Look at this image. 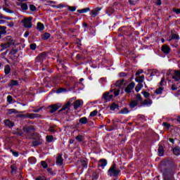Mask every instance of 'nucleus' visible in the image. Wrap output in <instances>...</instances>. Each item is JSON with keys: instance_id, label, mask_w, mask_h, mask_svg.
Segmentation results:
<instances>
[{"instance_id": "nucleus-12", "label": "nucleus", "mask_w": 180, "mask_h": 180, "mask_svg": "<svg viewBox=\"0 0 180 180\" xmlns=\"http://www.w3.org/2000/svg\"><path fill=\"white\" fill-rule=\"evenodd\" d=\"M46 58L47 53L46 52H43L36 58V61H43V60H45Z\"/></svg>"}, {"instance_id": "nucleus-4", "label": "nucleus", "mask_w": 180, "mask_h": 180, "mask_svg": "<svg viewBox=\"0 0 180 180\" xmlns=\"http://www.w3.org/2000/svg\"><path fill=\"white\" fill-rule=\"evenodd\" d=\"M108 174L110 176H117L120 174V170L116 167V164H113L108 169Z\"/></svg>"}, {"instance_id": "nucleus-41", "label": "nucleus", "mask_w": 180, "mask_h": 180, "mask_svg": "<svg viewBox=\"0 0 180 180\" xmlns=\"http://www.w3.org/2000/svg\"><path fill=\"white\" fill-rule=\"evenodd\" d=\"M99 178V174L96 172H93V180H96Z\"/></svg>"}, {"instance_id": "nucleus-11", "label": "nucleus", "mask_w": 180, "mask_h": 180, "mask_svg": "<svg viewBox=\"0 0 180 180\" xmlns=\"http://www.w3.org/2000/svg\"><path fill=\"white\" fill-rule=\"evenodd\" d=\"M64 164V159H63V155L58 154L56 157V165L61 167Z\"/></svg>"}, {"instance_id": "nucleus-50", "label": "nucleus", "mask_w": 180, "mask_h": 180, "mask_svg": "<svg viewBox=\"0 0 180 180\" xmlns=\"http://www.w3.org/2000/svg\"><path fill=\"white\" fill-rule=\"evenodd\" d=\"M35 180H47V178H46L44 176H39Z\"/></svg>"}, {"instance_id": "nucleus-13", "label": "nucleus", "mask_w": 180, "mask_h": 180, "mask_svg": "<svg viewBox=\"0 0 180 180\" xmlns=\"http://www.w3.org/2000/svg\"><path fill=\"white\" fill-rule=\"evenodd\" d=\"M172 79H174V81H180V70H174Z\"/></svg>"}, {"instance_id": "nucleus-35", "label": "nucleus", "mask_w": 180, "mask_h": 180, "mask_svg": "<svg viewBox=\"0 0 180 180\" xmlns=\"http://www.w3.org/2000/svg\"><path fill=\"white\" fill-rule=\"evenodd\" d=\"M76 140L79 143L84 141V136L82 135H78L75 137Z\"/></svg>"}, {"instance_id": "nucleus-33", "label": "nucleus", "mask_w": 180, "mask_h": 180, "mask_svg": "<svg viewBox=\"0 0 180 180\" xmlns=\"http://www.w3.org/2000/svg\"><path fill=\"white\" fill-rule=\"evenodd\" d=\"M89 11H90L89 8H86L81 10H77V12L79 13H86V12H89Z\"/></svg>"}, {"instance_id": "nucleus-20", "label": "nucleus", "mask_w": 180, "mask_h": 180, "mask_svg": "<svg viewBox=\"0 0 180 180\" xmlns=\"http://www.w3.org/2000/svg\"><path fill=\"white\" fill-rule=\"evenodd\" d=\"M18 85H19V82H18L16 80H11L8 83V86H10V88H12V86H16Z\"/></svg>"}, {"instance_id": "nucleus-26", "label": "nucleus", "mask_w": 180, "mask_h": 180, "mask_svg": "<svg viewBox=\"0 0 180 180\" xmlns=\"http://www.w3.org/2000/svg\"><path fill=\"white\" fill-rule=\"evenodd\" d=\"M108 162L105 159H101L99 161V167H106Z\"/></svg>"}, {"instance_id": "nucleus-52", "label": "nucleus", "mask_w": 180, "mask_h": 180, "mask_svg": "<svg viewBox=\"0 0 180 180\" xmlns=\"http://www.w3.org/2000/svg\"><path fill=\"white\" fill-rule=\"evenodd\" d=\"M36 47H37L36 44H31L30 45V49H31V50H36Z\"/></svg>"}, {"instance_id": "nucleus-53", "label": "nucleus", "mask_w": 180, "mask_h": 180, "mask_svg": "<svg viewBox=\"0 0 180 180\" xmlns=\"http://www.w3.org/2000/svg\"><path fill=\"white\" fill-rule=\"evenodd\" d=\"M162 126H165V127H167V129H169L171 127V124L167 122H163Z\"/></svg>"}, {"instance_id": "nucleus-3", "label": "nucleus", "mask_w": 180, "mask_h": 180, "mask_svg": "<svg viewBox=\"0 0 180 180\" xmlns=\"http://www.w3.org/2000/svg\"><path fill=\"white\" fill-rule=\"evenodd\" d=\"M4 41H5L6 43L1 44V47H2L4 50H6V49H9L11 46L15 45V40L11 36H7L4 37Z\"/></svg>"}, {"instance_id": "nucleus-60", "label": "nucleus", "mask_w": 180, "mask_h": 180, "mask_svg": "<svg viewBox=\"0 0 180 180\" xmlns=\"http://www.w3.org/2000/svg\"><path fill=\"white\" fill-rule=\"evenodd\" d=\"M66 89L63 88H60L58 90H57V94H61V92H65Z\"/></svg>"}, {"instance_id": "nucleus-9", "label": "nucleus", "mask_w": 180, "mask_h": 180, "mask_svg": "<svg viewBox=\"0 0 180 180\" xmlns=\"http://www.w3.org/2000/svg\"><path fill=\"white\" fill-rule=\"evenodd\" d=\"M20 117H29V119H36V117H40V115L34 113H27L26 115H21Z\"/></svg>"}, {"instance_id": "nucleus-46", "label": "nucleus", "mask_w": 180, "mask_h": 180, "mask_svg": "<svg viewBox=\"0 0 180 180\" xmlns=\"http://www.w3.org/2000/svg\"><path fill=\"white\" fill-rule=\"evenodd\" d=\"M21 9H22V11H27V4H21Z\"/></svg>"}, {"instance_id": "nucleus-43", "label": "nucleus", "mask_w": 180, "mask_h": 180, "mask_svg": "<svg viewBox=\"0 0 180 180\" xmlns=\"http://www.w3.org/2000/svg\"><path fill=\"white\" fill-rule=\"evenodd\" d=\"M179 39V35L176 34H172V40H178Z\"/></svg>"}, {"instance_id": "nucleus-57", "label": "nucleus", "mask_w": 180, "mask_h": 180, "mask_svg": "<svg viewBox=\"0 0 180 180\" xmlns=\"http://www.w3.org/2000/svg\"><path fill=\"white\" fill-rule=\"evenodd\" d=\"M139 0H129V2L131 5H136V4H137V1Z\"/></svg>"}, {"instance_id": "nucleus-28", "label": "nucleus", "mask_w": 180, "mask_h": 180, "mask_svg": "<svg viewBox=\"0 0 180 180\" xmlns=\"http://www.w3.org/2000/svg\"><path fill=\"white\" fill-rule=\"evenodd\" d=\"M0 34H6V27L0 26Z\"/></svg>"}, {"instance_id": "nucleus-37", "label": "nucleus", "mask_w": 180, "mask_h": 180, "mask_svg": "<svg viewBox=\"0 0 180 180\" xmlns=\"http://www.w3.org/2000/svg\"><path fill=\"white\" fill-rule=\"evenodd\" d=\"M162 91H164V89L162 87H159L155 90V94H157V95H161V94H162Z\"/></svg>"}, {"instance_id": "nucleus-62", "label": "nucleus", "mask_w": 180, "mask_h": 180, "mask_svg": "<svg viewBox=\"0 0 180 180\" xmlns=\"http://www.w3.org/2000/svg\"><path fill=\"white\" fill-rule=\"evenodd\" d=\"M64 6H65L64 4H58V5H57L56 8H57V9H63V8H64Z\"/></svg>"}, {"instance_id": "nucleus-44", "label": "nucleus", "mask_w": 180, "mask_h": 180, "mask_svg": "<svg viewBox=\"0 0 180 180\" xmlns=\"http://www.w3.org/2000/svg\"><path fill=\"white\" fill-rule=\"evenodd\" d=\"M113 12H115V10H113V8H108L107 9V13L109 15H112V13H113Z\"/></svg>"}, {"instance_id": "nucleus-8", "label": "nucleus", "mask_w": 180, "mask_h": 180, "mask_svg": "<svg viewBox=\"0 0 180 180\" xmlns=\"http://www.w3.org/2000/svg\"><path fill=\"white\" fill-rule=\"evenodd\" d=\"M134 86H136V84L134 82L128 84L124 89L126 94H131V92H133V89H134Z\"/></svg>"}, {"instance_id": "nucleus-36", "label": "nucleus", "mask_w": 180, "mask_h": 180, "mask_svg": "<svg viewBox=\"0 0 180 180\" xmlns=\"http://www.w3.org/2000/svg\"><path fill=\"white\" fill-rule=\"evenodd\" d=\"M53 139H54V136L51 135L46 136V141L48 143H51V141H53Z\"/></svg>"}, {"instance_id": "nucleus-55", "label": "nucleus", "mask_w": 180, "mask_h": 180, "mask_svg": "<svg viewBox=\"0 0 180 180\" xmlns=\"http://www.w3.org/2000/svg\"><path fill=\"white\" fill-rule=\"evenodd\" d=\"M30 11H32V12H34V11H36V6L33 4H30Z\"/></svg>"}, {"instance_id": "nucleus-2", "label": "nucleus", "mask_w": 180, "mask_h": 180, "mask_svg": "<svg viewBox=\"0 0 180 180\" xmlns=\"http://www.w3.org/2000/svg\"><path fill=\"white\" fill-rule=\"evenodd\" d=\"M113 92L115 96H119L120 94V90H116L115 89L110 90L108 92H105L103 94L102 99H103L104 102H110L113 99Z\"/></svg>"}, {"instance_id": "nucleus-48", "label": "nucleus", "mask_w": 180, "mask_h": 180, "mask_svg": "<svg viewBox=\"0 0 180 180\" xmlns=\"http://www.w3.org/2000/svg\"><path fill=\"white\" fill-rule=\"evenodd\" d=\"M3 11H5L7 13H13V11L6 7H4Z\"/></svg>"}, {"instance_id": "nucleus-54", "label": "nucleus", "mask_w": 180, "mask_h": 180, "mask_svg": "<svg viewBox=\"0 0 180 180\" xmlns=\"http://www.w3.org/2000/svg\"><path fill=\"white\" fill-rule=\"evenodd\" d=\"M41 165L44 168H47V167H49V165H47V162H46L45 161L41 162Z\"/></svg>"}, {"instance_id": "nucleus-21", "label": "nucleus", "mask_w": 180, "mask_h": 180, "mask_svg": "<svg viewBox=\"0 0 180 180\" xmlns=\"http://www.w3.org/2000/svg\"><path fill=\"white\" fill-rule=\"evenodd\" d=\"M173 153L174 155H180V148L179 146H176L173 148Z\"/></svg>"}, {"instance_id": "nucleus-19", "label": "nucleus", "mask_w": 180, "mask_h": 180, "mask_svg": "<svg viewBox=\"0 0 180 180\" xmlns=\"http://www.w3.org/2000/svg\"><path fill=\"white\" fill-rule=\"evenodd\" d=\"M138 105L139 101H137V100H132L129 103V107L131 108V109H133V108H136V106H137Z\"/></svg>"}, {"instance_id": "nucleus-5", "label": "nucleus", "mask_w": 180, "mask_h": 180, "mask_svg": "<svg viewBox=\"0 0 180 180\" xmlns=\"http://www.w3.org/2000/svg\"><path fill=\"white\" fill-rule=\"evenodd\" d=\"M32 17L25 18L21 20V23L23 24L24 27L30 29L32 27Z\"/></svg>"}, {"instance_id": "nucleus-17", "label": "nucleus", "mask_w": 180, "mask_h": 180, "mask_svg": "<svg viewBox=\"0 0 180 180\" xmlns=\"http://www.w3.org/2000/svg\"><path fill=\"white\" fill-rule=\"evenodd\" d=\"M4 74L6 75H9V74H11V65H6L4 66Z\"/></svg>"}, {"instance_id": "nucleus-18", "label": "nucleus", "mask_w": 180, "mask_h": 180, "mask_svg": "<svg viewBox=\"0 0 180 180\" xmlns=\"http://www.w3.org/2000/svg\"><path fill=\"white\" fill-rule=\"evenodd\" d=\"M135 81L139 84H143V82H144V75L136 76Z\"/></svg>"}, {"instance_id": "nucleus-63", "label": "nucleus", "mask_w": 180, "mask_h": 180, "mask_svg": "<svg viewBox=\"0 0 180 180\" xmlns=\"http://www.w3.org/2000/svg\"><path fill=\"white\" fill-rule=\"evenodd\" d=\"M157 72H158V71L153 70L152 71V72L150 73V77H154V75H155V74H157Z\"/></svg>"}, {"instance_id": "nucleus-25", "label": "nucleus", "mask_w": 180, "mask_h": 180, "mask_svg": "<svg viewBox=\"0 0 180 180\" xmlns=\"http://www.w3.org/2000/svg\"><path fill=\"white\" fill-rule=\"evenodd\" d=\"M79 122L82 124H86L88 123V118H86V117H83L79 119Z\"/></svg>"}, {"instance_id": "nucleus-24", "label": "nucleus", "mask_w": 180, "mask_h": 180, "mask_svg": "<svg viewBox=\"0 0 180 180\" xmlns=\"http://www.w3.org/2000/svg\"><path fill=\"white\" fill-rule=\"evenodd\" d=\"M158 154L160 155V157H162L164 155V147H162V146H159V148H158Z\"/></svg>"}, {"instance_id": "nucleus-39", "label": "nucleus", "mask_w": 180, "mask_h": 180, "mask_svg": "<svg viewBox=\"0 0 180 180\" xmlns=\"http://www.w3.org/2000/svg\"><path fill=\"white\" fill-rule=\"evenodd\" d=\"M18 51H19L18 49H13L11 50L10 54H11V56H15V54H16L18 53Z\"/></svg>"}, {"instance_id": "nucleus-49", "label": "nucleus", "mask_w": 180, "mask_h": 180, "mask_svg": "<svg viewBox=\"0 0 180 180\" xmlns=\"http://www.w3.org/2000/svg\"><path fill=\"white\" fill-rule=\"evenodd\" d=\"M82 165L84 167V168H86V167H88V162L82 160Z\"/></svg>"}, {"instance_id": "nucleus-56", "label": "nucleus", "mask_w": 180, "mask_h": 180, "mask_svg": "<svg viewBox=\"0 0 180 180\" xmlns=\"http://www.w3.org/2000/svg\"><path fill=\"white\" fill-rule=\"evenodd\" d=\"M12 101H13L12 96H7V102H8V103H12Z\"/></svg>"}, {"instance_id": "nucleus-27", "label": "nucleus", "mask_w": 180, "mask_h": 180, "mask_svg": "<svg viewBox=\"0 0 180 180\" xmlns=\"http://www.w3.org/2000/svg\"><path fill=\"white\" fill-rule=\"evenodd\" d=\"M37 29L40 31L44 30V25H43V23L41 22H38L37 25Z\"/></svg>"}, {"instance_id": "nucleus-7", "label": "nucleus", "mask_w": 180, "mask_h": 180, "mask_svg": "<svg viewBox=\"0 0 180 180\" xmlns=\"http://www.w3.org/2000/svg\"><path fill=\"white\" fill-rule=\"evenodd\" d=\"M61 108V105L60 104H53L49 106L48 109H49V113H54V112H57L58 109Z\"/></svg>"}, {"instance_id": "nucleus-42", "label": "nucleus", "mask_w": 180, "mask_h": 180, "mask_svg": "<svg viewBox=\"0 0 180 180\" xmlns=\"http://www.w3.org/2000/svg\"><path fill=\"white\" fill-rule=\"evenodd\" d=\"M11 168L12 174H13V172H16V171L18 169V167H16V165H11Z\"/></svg>"}, {"instance_id": "nucleus-40", "label": "nucleus", "mask_w": 180, "mask_h": 180, "mask_svg": "<svg viewBox=\"0 0 180 180\" xmlns=\"http://www.w3.org/2000/svg\"><path fill=\"white\" fill-rule=\"evenodd\" d=\"M120 113H122V115H127L129 113V110L125 108L120 111Z\"/></svg>"}, {"instance_id": "nucleus-58", "label": "nucleus", "mask_w": 180, "mask_h": 180, "mask_svg": "<svg viewBox=\"0 0 180 180\" xmlns=\"http://www.w3.org/2000/svg\"><path fill=\"white\" fill-rule=\"evenodd\" d=\"M142 94H143L144 98H148V96H150V94L147 91H143V92H142Z\"/></svg>"}, {"instance_id": "nucleus-34", "label": "nucleus", "mask_w": 180, "mask_h": 180, "mask_svg": "<svg viewBox=\"0 0 180 180\" xmlns=\"http://www.w3.org/2000/svg\"><path fill=\"white\" fill-rule=\"evenodd\" d=\"M40 144H41V140H37V141H32V146H34V147H36V146H40Z\"/></svg>"}, {"instance_id": "nucleus-22", "label": "nucleus", "mask_w": 180, "mask_h": 180, "mask_svg": "<svg viewBox=\"0 0 180 180\" xmlns=\"http://www.w3.org/2000/svg\"><path fill=\"white\" fill-rule=\"evenodd\" d=\"M5 126H7L8 127H13V122L9 120L4 121Z\"/></svg>"}, {"instance_id": "nucleus-29", "label": "nucleus", "mask_w": 180, "mask_h": 180, "mask_svg": "<svg viewBox=\"0 0 180 180\" xmlns=\"http://www.w3.org/2000/svg\"><path fill=\"white\" fill-rule=\"evenodd\" d=\"M41 39L43 40H48L49 39H50V33H44V34L41 35Z\"/></svg>"}, {"instance_id": "nucleus-6", "label": "nucleus", "mask_w": 180, "mask_h": 180, "mask_svg": "<svg viewBox=\"0 0 180 180\" xmlns=\"http://www.w3.org/2000/svg\"><path fill=\"white\" fill-rule=\"evenodd\" d=\"M71 108V102L68 101L67 103L64 104L62 108L58 111V113L60 112H63L64 110H66L64 112L65 115H67L68 113V110H70V108Z\"/></svg>"}, {"instance_id": "nucleus-61", "label": "nucleus", "mask_w": 180, "mask_h": 180, "mask_svg": "<svg viewBox=\"0 0 180 180\" xmlns=\"http://www.w3.org/2000/svg\"><path fill=\"white\" fill-rule=\"evenodd\" d=\"M173 12H175V13H176L177 15H179V13H180V8H173Z\"/></svg>"}, {"instance_id": "nucleus-47", "label": "nucleus", "mask_w": 180, "mask_h": 180, "mask_svg": "<svg viewBox=\"0 0 180 180\" xmlns=\"http://www.w3.org/2000/svg\"><path fill=\"white\" fill-rule=\"evenodd\" d=\"M98 115V110H95L93 112L90 113V116L91 117H94V116H96Z\"/></svg>"}, {"instance_id": "nucleus-30", "label": "nucleus", "mask_w": 180, "mask_h": 180, "mask_svg": "<svg viewBox=\"0 0 180 180\" xmlns=\"http://www.w3.org/2000/svg\"><path fill=\"white\" fill-rule=\"evenodd\" d=\"M16 113H18V110L15 109H9L7 112V115H16Z\"/></svg>"}, {"instance_id": "nucleus-59", "label": "nucleus", "mask_w": 180, "mask_h": 180, "mask_svg": "<svg viewBox=\"0 0 180 180\" xmlns=\"http://www.w3.org/2000/svg\"><path fill=\"white\" fill-rule=\"evenodd\" d=\"M41 109H43V107H41V108H37V109H34L32 110V112H34V113H39V112H40V110H41Z\"/></svg>"}, {"instance_id": "nucleus-1", "label": "nucleus", "mask_w": 180, "mask_h": 180, "mask_svg": "<svg viewBox=\"0 0 180 180\" xmlns=\"http://www.w3.org/2000/svg\"><path fill=\"white\" fill-rule=\"evenodd\" d=\"M162 165H165V167H170V168L165 169L163 170V180H175V177H174V175H175L176 167L174 163V160L172 159H165L162 162Z\"/></svg>"}, {"instance_id": "nucleus-64", "label": "nucleus", "mask_w": 180, "mask_h": 180, "mask_svg": "<svg viewBox=\"0 0 180 180\" xmlns=\"http://www.w3.org/2000/svg\"><path fill=\"white\" fill-rule=\"evenodd\" d=\"M140 74H143V70H138L136 73V76H139V75H140Z\"/></svg>"}, {"instance_id": "nucleus-51", "label": "nucleus", "mask_w": 180, "mask_h": 180, "mask_svg": "<svg viewBox=\"0 0 180 180\" xmlns=\"http://www.w3.org/2000/svg\"><path fill=\"white\" fill-rule=\"evenodd\" d=\"M13 155H14V157H19V152L18 151H13V150H11Z\"/></svg>"}, {"instance_id": "nucleus-31", "label": "nucleus", "mask_w": 180, "mask_h": 180, "mask_svg": "<svg viewBox=\"0 0 180 180\" xmlns=\"http://www.w3.org/2000/svg\"><path fill=\"white\" fill-rule=\"evenodd\" d=\"M119 108V105H117L116 103H113L111 104V106L110 107V110H115Z\"/></svg>"}, {"instance_id": "nucleus-32", "label": "nucleus", "mask_w": 180, "mask_h": 180, "mask_svg": "<svg viewBox=\"0 0 180 180\" xmlns=\"http://www.w3.org/2000/svg\"><path fill=\"white\" fill-rule=\"evenodd\" d=\"M141 88H143V84L139 83V84H138L136 86V87H135V91H136V92H139V91H140L141 90Z\"/></svg>"}, {"instance_id": "nucleus-45", "label": "nucleus", "mask_w": 180, "mask_h": 180, "mask_svg": "<svg viewBox=\"0 0 180 180\" xmlns=\"http://www.w3.org/2000/svg\"><path fill=\"white\" fill-rule=\"evenodd\" d=\"M68 10L70 11V12H75V11H77V8H75V6H69Z\"/></svg>"}, {"instance_id": "nucleus-38", "label": "nucleus", "mask_w": 180, "mask_h": 180, "mask_svg": "<svg viewBox=\"0 0 180 180\" xmlns=\"http://www.w3.org/2000/svg\"><path fill=\"white\" fill-rule=\"evenodd\" d=\"M136 99L137 102H143V98L141 97V95L140 94H136Z\"/></svg>"}, {"instance_id": "nucleus-16", "label": "nucleus", "mask_w": 180, "mask_h": 180, "mask_svg": "<svg viewBox=\"0 0 180 180\" xmlns=\"http://www.w3.org/2000/svg\"><path fill=\"white\" fill-rule=\"evenodd\" d=\"M162 51L165 54H169V51H171V49H169V46H168L167 45H163L162 46Z\"/></svg>"}, {"instance_id": "nucleus-10", "label": "nucleus", "mask_w": 180, "mask_h": 180, "mask_svg": "<svg viewBox=\"0 0 180 180\" xmlns=\"http://www.w3.org/2000/svg\"><path fill=\"white\" fill-rule=\"evenodd\" d=\"M101 11H102V8L97 7L91 11L90 15L91 16H94V18H96V16H98V15H99V12H101Z\"/></svg>"}, {"instance_id": "nucleus-15", "label": "nucleus", "mask_w": 180, "mask_h": 180, "mask_svg": "<svg viewBox=\"0 0 180 180\" xmlns=\"http://www.w3.org/2000/svg\"><path fill=\"white\" fill-rule=\"evenodd\" d=\"M23 130L25 133L28 134L32 133V131H34V127L30 126V127H24Z\"/></svg>"}, {"instance_id": "nucleus-23", "label": "nucleus", "mask_w": 180, "mask_h": 180, "mask_svg": "<svg viewBox=\"0 0 180 180\" xmlns=\"http://www.w3.org/2000/svg\"><path fill=\"white\" fill-rule=\"evenodd\" d=\"M153 103V101H151L150 98L145 99L141 103V105H151Z\"/></svg>"}, {"instance_id": "nucleus-14", "label": "nucleus", "mask_w": 180, "mask_h": 180, "mask_svg": "<svg viewBox=\"0 0 180 180\" xmlns=\"http://www.w3.org/2000/svg\"><path fill=\"white\" fill-rule=\"evenodd\" d=\"M84 105V102L81 100H77L74 102V109L77 110L78 108H80V106H82Z\"/></svg>"}]
</instances>
